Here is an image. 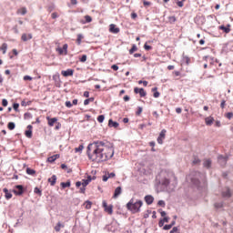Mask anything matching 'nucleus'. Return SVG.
Returning a JSON list of instances; mask_svg holds the SVG:
<instances>
[{"instance_id": "obj_1", "label": "nucleus", "mask_w": 233, "mask_h": 233, "mask_svg": "<svg viewBox=\"0 0 233 233\" xmlns=\"http://www.w3.org/2000/svg\"><path fill=\"white\" fill-rule=\"evenodd\" d=\"M88 159L101 163L114 157V145L103 141H95L87 146Z\"/></svg>"}, {"instance_id": "obj_2", "label": "nucleus", "mask_w": 233, "mask_h": 233, "mask_svg": "<svg viewBox=\"0 0 233 233\" xmlns=\"http://www.w3.org/2000/svg\"><path fill=\"white\" fill-rule=\"evenodd\" d=\"M157 182L159 183L165 190H168V192H172L177 185V181L176 180L174 183L170 184V175L167 171H161L157 176Z\"/></svg>"}, {"instance_id": "obj_3", "label": "nucleus", "mask_w": 233, "mask_h": 233, "mask_svg": "<svg viewBox=\"0 0 233 233\" xmlns=\"http://www.w3.org/2000/svg\"><path fill=\"white\" fill-rule=\"evenodd\" d=\"M141 207H143V201H134V198H131L127 204V210H130L132 214H137V212H141Z\"/></svg>"}, {"instance_id": "obj_4", "label": "nucleus", "mask_w": 233, "mask_h": 233, "mask_svg": "<svg viewBox=\"0 0 233 233\" xmlns=\"http://www.w3.org/2000/svg\"><path fill=\"white\" fill-rule=\"evenodd\" d=\"M189 177H190L191 183H193V185H196V187H199L201 181L205 183V175L198 171L192 172L189 175Z\"/></svg>"}, {"instance_id": "obj_5", "label": "nucleus", "mask_w": 233, "mask_h": 233, "mask_svg": "<svg viewBox=\"0 0 233 233\" xmlns=\"http://www.w3.org/2000/svg\"><path fill=\"white\" fill-rule=\"evenodd\" d=\"M102 207L104 208L105 212H107V214H110V215L113 214V212H114V209H113L114 206H112V205L108 206V204H106V200H103Z\"/></svg>"}, {"instance_id": "obj_6", "label": "nucleus", "mask_w": 233, "mask_h": 233, "mask_svg": "<svg viewBox=\"0 0 233 233\" xmlns=\"http://www.w3.org/2000/svg\"><path fill=\"white\" fill-rule=\"evenodd\" d=\"M218 161L221 167H225L227 165V161H228V157L220 155L218 157Z\"/></svg>"}, {"instance_id": "obj_7", "label": "nucleus", "mask_w": 233, "mask_h": 233, "mask_svg": "<svg viewBox=\"0 0 233 233\" xmlns=\"http://www.w3.org/2000/svg\"><path fill=\"white\" fill-rule=\"evenodd\" d=\"M89 184L90 182L87 179L82 180V187H80V194H85L86 187H88Z\"/></svg>"}, {"instance_id": "obj_8", "label": "nucleus", "mask_w": 233, "mask_h": 233, "mask_svg": "<svg viewBox=\"0 0 233 233\" xmlns=\"http://www.w3.org/2000/svg\"><path fill=\"white\" fill-rule=\"evenodd\" d=\"M166 134H167V130L166 129H162V131L159 134V137H157V143L159 145H163V139H165Z\"/></svg>"}, {"instance_id": "obj_9", "label": "nucleus", "mask_w": 233, "mask_h": 233, "mask_svg": "<svg viewBox=\"0 0 233 233\" xmlns=\"http://www.w3.org/2000/svg\"><path fill=\"white\" fill-rule=\"evenodd\" d=\"M15 188H16V189H14V193H15L16 196H21V195H23V192H24L23 186L17 185V186H15Z\"/></svg>"}, {"instance_id": "obj_10", "label": "nucleus", "mask_w": 233, "mask_h": 233, "mask_svg": "<svg viewBox=\"0 0 233 233\" xmlns=\"http://www.w3.org/2000/svg\"><path fill=\"white\" fill-rule=\"evenodd\" d=\"M109 32L111 34H119V27H116V25L111 24L109 25Z\"/></svg>"}, {"instance_id": "obj_11", "label": "nucleus", "mask_w": 233, "mask_h": 233, "mask_svg": "<svg viewBox=\"0 0 233 233\" xmlns=\"http://www.w3.org/2000/svg\"><path fill=\"white\" fill-rule=\"evenodd\" d=\"M61 74L64 76V77H69L74 76V69H67L66 71H61Z\"/></svg>"}, {"instance_id": "obj_12", "label": "nucleus", "mask_w": 233, "mask_h": 233, "mask_svg": "<svg viewBox=\"0 0 233 233\" xmlns=\"http://www.w3.org/2000/svg\"><path fill=\"white\" fill-rule=\"evenodd\" d=\"M231 197H232V193L230 192V188L226 187L222 191V198H231Z\"/></svg>"}, {"instance_id": "obj_13", "label": "nucleus", "mask_w": 233, "mask_h": 233, "mask_svg": "<svg viewBox=\"0 0 233 233\" xmlns=\"http://www.w3.org/2000/svg\"><path fill=\"white\" fill-rule=\"evenodd\" d=\"M145 201L147 205H152L154 203V197H152V195H147L145 197Z\"/></svg>"}, {"instance_id": "obj_14", "label": "nucleus", "mask_w": 233, "mask_h": 233, "mask_svg": "<svg viewBox=\"0 0 233 233\" xmlns=\"http://www.w3.org/2000/svg\"><path fill=\"white\" fill-rule=\"evenodd\" d=\"M123 192L121 187H117L116 189H115V193H114V196L113 198L116 199L117 198H119V196H121V193Z\"/></svg>"}, {"instance_id": "obj_15", "label": "nucleus", "mask_w": 233, "mask_h": 233, "mask_svg": "<svg viewBox=\"0 0 233 233\" xmlns=\"http://www.w3.org/2000/svg\"><path fill=\"white\" fill-rule=\"evenodd\" d=\"M21 39L24 42L30 41L32 39V34H23Z\"/></svg>"}, {"instance_id": "obj_16", "label": "nucleus", "mask_w": 233, "mask_h": 233, "mask_svg": "<svg viewBox=\"0 0 233 233\" xmlns=\"http://www.w3.org/2000/svg\"><path fill=\"white\" fill-rule=\"evenodd\" d=\"M56 181L57 177L56 175H53L52 177L48 178V183H50L51 187H54Z\"/></svg>"}, {"instance_id": "obj_17", "label": "nucleus", "mask_w": 233, "mask_h": 233, "mask_svg": "<svg viewBox=\"0 0 233 233\" xmlns=\"http://www.w3.org/2000/svg\"><path fill=\"white\" fill-rule=\"evenodd\" d=\"M219 30H223L225 34H230V25H228V26L219 25Z\"/></svg>"}, {"instance_id": "obj_18", "label": "nucleus", "mask_w": 233, "mask_h": 233, "mask_svg": "<svg viewBox=\"0 0 233 233\" xmlns=\"http://www.w3.org/2000/svg\"><path fill=\"white\" fill-rule=\"evenodd\" d=\"M203 167L205 168H210V167H212V160L205 159L204 162H203Z\"/></svg>"}, {"instance_id": "obj_19", "label": "nucleus", "mask_w": 233, "mask_h": 233, "mask_svg": "<svg viewBox=\"0 0 233 233\" xmlns=\"http://www.w3.org/2000/svg\"><path fill=\"white\" fill-rule=\"evenodd\" d=\"M3 192L5 194V199H12V194L10 193V191L8 190V188H4Z\"/></svg>"}, {"instance_id": "obj_20", "label": "nucleus", "mask_w": 233, "mask_h": 233, "mask_svg": "<svg viewBox=\"0 0 233 233\" xmlns=\"http://www.w3.org/2000/svg\"><path fill=\"white\" fill-rule=\"evenodd\" d=\"M46 119L48 121L49 127H54V124L57 123V119L56 117L50 118V116H47Z\"/></svg>"}, {"instance_id": "obj_21", "label": "nucleus", "mask_w": 233, "mask_h": 233, "mask_svg": "<svg viewBox=\"0 0 233 233\" xmlns=\"http://www.w3.org/2000/svg\"><path fill=\"white\" fill-rule=\"evenodd\" d=\"M25 136L30 139L32 137V125L27 126V130L25 131Z\"/></svg>"}, {"instance_id": "obj_22", "label": "nucleus", "mask_w": 233, "mask_h": 233, "mask_svg": "<svg viewBox=\"0 0 233 233\" xmlns=\"http://www.w3.org/2000/svg\"><path fill=\"white\" fill-rule=\"evenodd\" d=\"M108 127H113V128H117V127H119V123L114 122V120L109 119Z\"/></svg>"}, {"instance_id": "obj_23", "label": "nucleus", "mask_w": 233, "mask_h": 233, "mask_svg": "<svg viewBox=\"0 0 233 233\" xmlns=\"http://www.w3.org/2000/svg\"><path fill=\"white\" fill-rule=\"evenodd\" d=\"M61 228H65V225L61 222H57V224L55 227L56 232H61Z\"/></svg>"}, {"instance_id": "obj_24", "label": "nucleus", "mask_w": 233, "mask_h": 233, "mask_svg": "<svg viewBox=\"0 0 233 233\" xmlns=\"http://www.w3.org/2000/svg\"><path fill=\"white\" fill-rule=\"evenodd\" d=\"M205 121H206V125H208V127H210L212 126V123H214V117L208 116L206 117Z\"/></svg>"}, {"instance_id": "obj_25", "label": "nucleus", "mask_w": 233, "mask_h": 233, "mask_svg": "<svg viewBox=\"0 0 233 233\" xmlns=\"http://www.w3.org/2000/svg\"><path fill=\"white\" fill-rule=\"evenodd\" d=\"M26 7H22L20 9L17 10L16 14H20L21 15H26Z\"/></svg>"}, {"instance_id": "obj_26", "label": "nucleus", "mask_w": 233, "mask_h": 233, "mask_svg": "<svg viewBox=\"0 0 233 233\" xmlns=\"http://www.w3.org/2000/svg\"><path fill=\"white\" fill-rule=\"evenodd\" d=\"M84 206L86 207V208L87 210H90V208H92V202H90L89 200H86L85 203H84Z\"/></svg>"}, {"instance_id": "obj_27", "label": "nucleus", "mask_w": 233, "mask_h": 233, "mask_svg": "<svg viewBox=\"0 0 233 233\" xmlns=\"http://www.w3.org/2000/svg\"><path fill=\"white\" fill-rule=\"evenodd\" d=\"M26 174H28V176H35V170H34L30 167H27L26 168Z\"/></svg>"}, {"instance_id": "obj_28", "label": "nucleus", "mask_w": 233, "mask_h": 233, "mask_svg": "<svg viewBox=\"0 0 233 233\" xmlns=\"http://www.w3.org/2000/svg\"><path fill=\"white\" fill-rule=\"evenodd\" d=\"M152 92H154V97H156V98H157V97H159V96H160V94H159V92L157 91V87H153L152 88Z\"/></svg>"}, {"instance_id": "obj_29", "label": "nucleus", "mask_w": 233, "mask_h": 233, "mask_svg": "<svg viewBox=\"0 0 233 233\" xmlns=\"http://www.w3.org/2000/svg\"><path fill=\"white\" fill-rule=\"evenodd\" d=\"M62 188H68L70 187V181L62 182L61 184Z\"/></svg>"}, {"instance_id": "obj_30", "label": "nucleus", "mask_w": 233, "mask_h": 233, "mask_svg": "<svg viewBox=\"0 0 233 233\" xmlns=\"http://www.w3.org/2000/svg\"><path fill=\"white\" fill-rule=\"evenodd\" d=\"M7 49H8V45L6 43H4L1 47V50H3V54H6Z\"/></svg>"}, {"instance_id": "obj_31", "label": "nucleus", "mask_w": 233, "mask_h": 233, "mask_svg": "<svg viewBox=\"0 0 233 233\" xmlns=\"http://www.w3.org/2000/svg\"><path fill=\"white\" fill-rule=\"evenodd\" d=\"M138 94H139L140 97H145V96H147V91H145L144 88H140Z\"/></svg>"}, {"instance_id": "obj_32", "label": "nucleus", "mask_w": 233, "mask_h": 233, "mask_svg": "<svg viewBox=\"0 0 233 233\" xmlns=\"http://www.w3.org/2000/svg\"><path fill=\"white\" fill-rule=\"evenodd\" d=\"M7 127L9 128V130H14V128H15V123L9 122Z\"/></svg>"}, {"instance_id": "obj_33", "label": "nucleus", "mask_w": 233, "mask_h": 233, "mask_svg": "<svg viewBox=\"0 0 233 233\" xmlns=\"http://www.w3.org/2000/svg\"><path fill=\"white\" fill-rule=\"evenodd\" d=\"M83 35L81 34H78L77 35V39H76V42H77V45H81V41L83 40Z\"/></svg>"}, {"instance_id": "obj_34", "label": "nucleus", "mask_w": 233, "mask_h": 233, "mask_svg": "<svg viewBox=\"0 0 233 233\" xmlns=\"http://www.w3.org/2000/svg\"><path fill=\"white\" fill-rule=\"evenodd\" d=\"M98 123H103L105 121V115H100L97 116Z\"/></svg>"}, {"instance_id": "obj_35", "label": "nucleus", "mask_w": 233, "mask_h": 233, "mask_svg": "<svg viewBox=\"0 0 233 233\" xmlns=\"http://www.w3.org/2000/svg\"><path fill=\"white\" fill-rule=\"evenodd\" d=\"M134 52H137V46L136 45L132 46V48L129 50V54H133Z\"/></svg>"}, {"instance_id": "obj_36", "label": "nucleus", "mask_w": 233, "mask_h": 233, "mask_svg": "<svg viewBox=\"0 0 233 233\" xmlns=\"http://www.w3.org/2000/svg\"><path fill=\"white\" fill-rule=\"evenodd\" d=\"M63 51H65V56H66L67 54H68V44H65L64 46H63V49H62Z\"/></svg>"}, {"instance_id": "obj_37", "label": "nucleus", "mask_w": 233, "mask_h": 233, "mask_svg": "<svg viewBox=\"0 0 233 233\" xmlns=\"http://www.w3.org/2000/svg\"><path fill=\"white\" fill-rule=\"evenodd\" d=\"M215 208H223V202L215 203Z\"/></svg>"}, {"instance_id": "obj_38", "label": "nucleus", "mask_w": 233, "mask_h": 233, "mask_svg": "<svg viewBox=\"0 0 233 233\" xmlns=\"http://www.w3.org/2000/svg\"><path fill=\"white\" fill-rule=\"evenodd\" d=\"M83 148H85V147L83 145H80L78 147H76L75 149L76 152H83Z\"/></svg>"}, {"instance_id": "obj_39", "label": "nucleus", "mask_w": 233, "mask_h": 233, "mask_svg": "<svg viewBox=\"0 0 233 233\" xmlns=\"http://www.w3.org/2000/svg\"><path fill=\"white\" fill-rule=\"evenodd\" d=\"M201 163V160L198 157H195L193 160V165H199Z\"/></svg>"}, {"instance_id": "obj_40", "label": "nucleus", "mask_w": 233, "mask_h": 233, "mask_svg": "<svg viewBox=\"0 0 233 233\" xmlns=\"http://www.w3.org/2000/svg\"><path fill=\"white\" fill-rule=\"evenodd\" d=\"M35 194H37L38 196H42L41 189H39V187H35Z\"/></svg>"}, {"instance_id": "obj_41", "label": "nucleus", "mask_w": 233, "mask_h": 233, "mask_svg": "<svg viewBox=\"0 0 233 233\" xmlns=\"http://www.w3.org/2000/svg\"><path fill=\"white\" fill-rule=\"evenodd\" d=\"M85 19H86V23H92V16H90V15H86V16H85Z\"/></svg>"}, {"instance_id": "obj_42", "label": "nucleus", "mask_w": 233, "mask_h": 233, "mask_svg": "<svg viewBox=\"0 0 233 233\" xmlns=\"http://www.w3.org/2000/svg\"><path fill=\"white\" fill-rule=\"evenodd\" d=\"M157 205H158L159 207H162V208H165V207H166V203L164 202V200H159V201L157 202Z\"/></svg>"}, {"instance_id": "obj_43", "label": "nucleus", "mask_w": 233, "mask_h": 233, "mask_svg": "<svg viewBox=\"0 0 233 233\" xmlns=\"http://www.w3.org/2000/svg\"><path fill=\"white\" fill-rule=\"evenodd\" d=\"M13 108H14V110H15V112H17L19 110V104L18 103H15L13 105Z\"/></svg>"}, {"instance_id": "obj_44", "label": "nucleus", "mask_w": 233, "mask_h": 233, "mask_svg": "<svg viewBox=\"0 0 233 233\" xmlns=\"http://www.w3.org/2000/svg\"><path fill=\"white\" fill-rule=\"evenodd\" d=\"M184 61L186 65H190V58L188 56H184Z\"/></svg>"}, {"instance_id": "obj_45", "label": "nucleus", "mask_w": 233, "mask_h": 233, "mask_svg": "<svg viewBox=\"0 0 233 233\" xmlns=\"http://www.w3.org/2000/svg\"><path fill=\"white\" fill-rule=\"evenodd\" d=\"M138 85H144V86H147L148 82L147 81L140 80V81H138Z\"/></svg>"}, {"instance_id": "obj_46", "label": "nucleus", "mask_w": 233, "mask_h": 233, "mask_svg": "<svg viewBox=\"0 0 233 233\" xmlns=\"http://www.w3.org/2000/svg\"><path fill=\"white\" fill-rule=\"evenodd\" d=\"M47 161L48 163H54V161H56V158L54 157V156H52L47 158Z\"/></svg>"}, {"instance_id": "obj_47", "label": "nucleus", "mask_w": 233, "mask_h": 233, "mask_svg": "<svg viewBox=\"0 0 233 233\" xmlns=\"http://www.w3.org/2000/svg\"><path fill=\"white\" fill-rule=\"evenodd\" d=\"M170 228H172V225L168 224L164 226L163 230H170Z\"/></svg>"}, {"instance_id": "obj_48", "label": "nucleus", "mask_w": 233, "mask_h": 233, "mask_svg": "<svg viewBox=\"0 0 233 233\" xmlns=\"http://www.w3.org/2000/svg\"><path fill=\"white\" fill-rule=\"evenodd\" d=\"M143 112V107H141V106H139L138 108H137V116H141V113Z\"/></svg>"}, {"instance_id": "obj_49", "label": "nucleus", "mask_w": 233, "mask_h": 233, "mask_svg": "<svg viewBox=\"0 0 233 233\" xmlns=\"http://www.w3.org/2000/svg\"><path fill=\"white\" fill-rule=\"evenodd\" d=\"M2 105H3V106H8V100H6L5 98H4V99L2 100Z\"/></svg>"}, {"instance_id": "obj_50", "label": "nucleus", "mask_w": 233, "mask_h": 233, "mask_svg": "<svg viewBox=\"0 0 233 233\" xmlns=\"http://www.w3.org/2000/svg\"><path fill=\"white\" fill-rule=\"evenodd\" d=\"M66 106L67 108H72V106H73L72 102L66 101Z\"/></svg>"}, {"instance_id": "obj_51", "label": "nucleus", "mask_w": 233, "mask_h": 233, "mask_svg": "<svg viewBox=\"0 0 233 233\" xmlns=\"http://www.w3.org/2000/svg\"><path fill=\"white\" fill-rule=\"evenodd\" d=\"M226 117H228V119H232V117H233V113H232V112L227 113Z\"/></svg>"}, {"instance_id": "obj_52", "label": "nucleus", "mask_w": 233, "mask_h": 233, "mask_svg": "<svg viewBox=\"0 0 233 233\" xmlns=\"http://www.w3.org/2000/svg\"><path fill=\"white\" fill-rule=\"evenodd\" d=\"M86 55H83L82 57L80 58L81 63H86Z\"/></svg>"}, {"instance_id": "obj_53", "label": "nucleus", "mask_w": 233, "mask_h": 233, "mask_svg": "<svg viewBox=\"0 0 233 233\" xmlns=\"http://www.w3.org/2000/svg\"><path fill=\"white\" fill-rule=\"evenodd\" d=\"M24 81H32V76H24Z\"/></svg>"}, {"instance_id": "obj_54", "label": "nucleus", "mask_w": 233, "mask_h": 233, "mask_svg": "<svg viewBox=\"0 0 233 233\" xmlns=\"http://www.w3.org/2000/svg\"><path fill=\"white\" fill-rule=\"evenodd\" d=\"M111 68L112 70H115V72H117V70H119V66H117V65H113Z\"/></svg>"}, {"instance_id": "obj_55", "label": "nucleus", "mask_w": 233, "mask_h": 233, "mask_svg": "<svg viewBox=\"0 0 233 233\" xmlns=\"http://www.w3.org/2000/svg\"><path fill=\"white\" fill-rule=\"evenodd\" d=\"M56 50H57L58 54H60V56H63V54H65L64 49L61 47L57 48Z\"/></svg>"}, {"instance_id": "obj_56", "label": "nucleus", "mask_w": 233, "mask_h": 233, "mask_svg": "<svg viewBox=\"0 0 233 233\" xmlns=\"http://www.w3.org/2000/svg\"><path fill=\"white\" fill-rule=\"evenodd\" d=\"M51 17L52 19H57L59 15H57V13H52Z\"/></svg>"}, {"instance_id": "obj_57", "label": "nucleus", "mask_w": 233, "mask_h": 233, "mask_svg": "<svg viewBox=\"0 0 233 233\" xmlns=\"http://www.w3.org/2000/svg\"><path fill=\"white\" fill-rule=\"evenodd\" d=\"M144 48H145V50H152V46H150L147 44L144 45Z\"/></svg>"}, {"instance_id": "obj_58", "label": "nucleus", "mask_w": 233, "mask_h": 233, "mask_svg": "<svg viewBox=\"0 0 233 233\" xmlns=\"http://www.w3.org/2000/svg\"><path fill=\"white\" fill-rule=\"evenodd\" d=\"M177 6H179V8H183V6H184L183 2H181V1H177Z\"/></svg>"}, {"instance_id": "obj_59", "label": "nucleus", "mask_w": 233, "mask_h": 233, "mask_svg": "<svg viewBox=\"0 0 233 233\" xmlns=\"http://www.w3.org/2000/svg\"><path fill=\"white\" fill-rule=\"evenodd\" d=\"M227 101L222 100L220 103V108H225V105H226Z\"/></svg>"}, {"instance_id": "obj_60", "label": "nucleus", "mask_w": 233, "mask_h": 233, "mask_svg": "<svg viewBox=\"0 0 233 233\" xmlns=\"http://www.w3.org/2000/svg\"><path fill=\"white\" fill-rule=\"evenodd\" d=\"M13 30H14L15 34H19V29H17V25H15L13 27Z\"/></svg>"}, {"instance_id": "obj_61", "label": "nucleus", "mask_w": 233, "mask_h": 233, "mask_svg": "<svg viewBox=\"0 0 233 233\" xmlns=\"http://www.w3.org/2000/svg\"><path fill=\"white\" fill-rule=\"evenodd\" d=\"M177 227H174L172 230H170L169 233H177Z\"/></svg>"}, {"instance_id": "obj_62", "label": "nucleus", "mask_w": 233, "mask_h": 233, "mask_svg": "<svg viewBox=\"0 0 233 233\" xmlns=\"http://www.w3.org/2000/svg\"><path fill=\"white\" fill-rule=\"evenodd\" d=\"M165 225V222L164 220L160 219L159 222H158V227H163Z\"/></svg>"}, {"instance_id": "obj_63", "label": "nucleus", "mask_w": 233, "mask_h": 233, "mask_svg": "<svg viewBox=\"0 0 233 233\" xmlns=\"http://www.w3.org/2000/svg\"><path fill=\"white\" fill-rule=\"evenodd\" d=\"M109 178L110 177L108 176L104 175L102 179H103V181H108Z\"/></svg>"}, {"instance_id": "obj_64", "label": "nucleus", "mask_w": 233, "mask_h": 233, "mask_svg": "<svg viewBox=\"0 0 233 233\" xmlns=\"http://www.w3.org/2000/svg\"><path fill=\"white\" fill-rule=\"evenodd\" d=\"M139 90H141V88H139V87H135V88H134L135 94H139Z\"/></svg>"}]
</instances>
